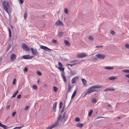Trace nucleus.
<instances>
[{
	"mask_svg": "<svg viewBox=\"0 0 129 129\" xmlns=\"http://www.w3.org/2000/svg\"><path fill=\"white\" fill-rule=\"evenodd\" d=\"M103 87L102 85H95L92 86L90 88H88L87 89V91L85 93L83 97H84L86 95L89 94L91 92L96 91L97 90L95 89L100 88Z\"/></svg>",
	"mask_w": 129,
	"mask_h": 129,
	"instance_id": "f257e3e1",
	"label": "nucleus"
},
{
	"mask_svg": "<svg viewBox=\"0 0 129 129\" xmlns=\"http://www.w3.org/2000/svg\"><path fill=\"white\" fill-rule=\"evenodd\" d=\"M3 5L4 9L9 14L10 11V10H8V9L10 7L8 3L6 1H4L3 3Z\"/></svg>",
	"mask_w": 129,
	"mask_h": 129,
	"instance_id": "f03ea898",
	"label": "nucleus"
},
{
	"mask_svg": "<svg viewBox=\"0 0 129 129\" xmlns=\"http://www.w3.org/2000/svg\"><path fill=\"white\" fill-rule=\"evenodd\" d=\"M21 47L23 49L26 51H30V49L28 47L27 45L25 43L22 44Z\"/></svg>",
	"mask_w": 129,
	"mask_h": 129,
	"instance_id": "7ed1b4c3",
	"label": "nucleus"
},
{
	"mask_svg": "<svg viewBox=\"0 0 129 129\" xmlns=\"http://www.w3.org/2000/svg\"><path fill=\"white\" fill-rule=\"evenodd\" d=\"M87 55L85 53H81L77 55V56L79 58H82L87 56Z\"/></svg>",
	"mask_w": 129,
	"mask_h": 129,
	"instance_id": "20e7f679",
	"label": "nucleus"
},
{
	"mask_svg": "<svg viewBox=\"0 0 129 129\" xmlns=\"http://www.w3.org/2000/svg\"><path fill=\"white\" fill-rule=\"evenodd\" d=\"M95 56L96 57L97 56V58L100 59H103L105 57V55L104 54H99L97 55H95Z\"/></svg>",
	"mask_w": 129,
	"mask_h": 129,
	"instance_id": "39448f33",
	"label": "nucleus"
},
{
	"mask_svg": "<svg viewBox=\"0 0 129 129\" xmlns=\"http://www.w3.org/2000/svg\"><path fill=\"white\" fill-rule=\"evenodd\" d=\"M33 56H30L29 55H25L22 56L23 58L24 59H31L32 58Z\"/></svg>",
	"mask_w": 129,
	"mask_h": 129,
	"instance_id": "423d86ee",
	"label": "nucleus"
},
{
	"mask_svg": "<svg viewBox=\"0 0 129 129\" xmlns=\"http://www.w3.org/2000/svg\"><path fill=\"white\" fill-rule=\"evenodd\" d=\"M16 55L14 53H12L10 56L11 60L12 62H13L15 60L16 58Z\"/></svg>",
	"mask_w": 129,
	"mask_h": 129,
	"instance_id": "0eeeda50",
	"label": "nucleus"
},
{
	"mask_svg": "<svg viewBox=\"0 0 129 129\" xmlns=\"http://www.w3.org/2000/svg\"><path fill=\"white\" fill-rule=\"evenodd\" d=\"M31 49L32 53L33 55H37L38 54V52L37 50H35L33 48H31Z\"/></svg>",
	"mask_w": 129,
	"mask_h": 129,
	"instance_id": "6e6552de",
	"label": "nucleus"
},
{
	"mask_svg": "<svg viewBox=\"0 0 129 129\" xmlns=\"http://www.w3.org/2000/svg\"><path fill=\"white\" fill-rule=\"evenodd\" d=\"M55 25L57 26L59 25H63L62 22L60 20H57L55 23Z\"/></svg>",
	"mask_w": 129,
	"mask_h": 129,
	"instance_id": "1a4fd4ad",
	"label": "nucleus"
},
{
	"mask_svg": "<svg viewBox=\"0 0 129 129\" xmlns=\"http://www.w3.org/2000/svg\"><path fill=\"white\" fill-rule=\"evenodd\" d=\"M63 116L64 121H65L68 118V115L66 114V112H64L63 113Z\"/></svg>",
	"mask_w": 129,
	"mask_h": 129,
	"instance_id": "9d476101",
	"label": "nucleus"
},
{
	"mask_svg": "<svg viewBox=\"0 0 129 129\" xmlns=\"http://www.w3.org/2000/svg\"><path fill=\"white\" fill-rule=\"evenodd\" d=\"M65 73L64 72H63L61 73V75L62 78L63 79L64 81V82H66L67 81V79L65 76Z\"/></svg>",
	"mask_w": 129,
	"mask_h": 129,
	"instance_id": "9b49d317",
	"label": "nucleus"
},
{
	"mask_svg": "<svg viewBox=\"0 0 129 129\" xmlns=\"http://www.w3.org/2000/svg\"><path fill=\"white\" fill-rule=\"evenodd\" d=\"M63 119V116L62 114H60L58 116V119H57V121H62Z\"/></svg>",
	"mask_w": 129,
	"mask_h": 129,
	"instance_id": "f8f14e48",
	"label": "nucleus"
},
{
	"mask_svg": "<svg viewBox=\"0 0 129 129\" xmlns=\"http://www.w3.org/2000/svg\"><path fill=\"white\" fill-rule=\"evenodd\" d=\"M115 90L114 88L113 87H110L108 88H107L104 90V91H106L108 90V91H114Z\"/></svg>",
	"mask_w": 129,
	"mask_h": 129,
	"instance_id": "ddd939ff",
	"label": "nucleus"
},
{
	"mask_svg": "<svg viewBox=\"0 0 129 129\" xmlns=\"http://www.w3.org/2000/svg\"><path fill=\"white\" fill-rule=\"evenodd\" d=\"M76 125V126L77 127L81 128L83 126V125L82 123H81L80 122H79L77 123Z\"/></svg>",
	"mask_w": 129,
	"mask_h": 129,
	"instance_id": "4468645a",
	"label": "nucleus"
},
{
	"mask_svg": "<svg viewBox=\"0 0 129 129\" xmlns=\"http://www.w3.org/2000/svg\"><path fill=\"white\" fill-rule=\"evenodd\" d=\"M0 126H1L3 128L5 129H7L9 128L8 126L2 124L1 123H0Z\"/></svg>",
	"mask_w": 129,
	"mask_h": 129,
	"instance_id": "2eb2a0df",
	"label": "nucleus"
},
{
	"mask_svg": "<svg viewBox=\"0 0 129 129\" xmlns=\"http://www.w3.org/2000/svg\"><path fill=\"white\" fill-rule=\"evenodd\" d=\"M57 104V102H55L54 103V104L53 105V110L55 112L56 108V107Z\"/></svg>",
	"mask_w": 129,
	"mask_h": 129,
	"instance_id": "dca6fc26",
	"label": "nucleus"
},
{
	"mask_svg": "<svg viewBox=\"0 0 129 129\" xmlns=\"http://www.w3.org/2000/svg\"><path fill=\"white\" fill-rule=\"evenodd\" d=\"M77 79V77H76L73 78L72 80V82L73 84L75 83L76 82V79Z\"/></svg>",
	"mask_w": 129,
	"mask_h": 129,
	"instance_id": "f3484780",
	"label": "nucleus"
},
{
	"mask_svg": "<svg viewBox=\"0 0 129 129\" xmlns=\"http://www.w3.org/2000/svg\"><path fill=\"white\" fill-rule=\"evenodd\" d=\"M59 121H57H57L55 122L53 124H52L53 127L57 126L58 125Z\"/></svg>",
	"mask_w": 129,
	"mask_h": 129,
	"instance_id": "a211bd4d",
	"label": "nucleus"
},
{
	"mask_svg": "<svg viewBox=\"0 0 129 129\" xmlns=\"http://www.w3.org/2000/svg\"><path fill=\"white\" fill-rule=\"evenodd\" d=\"M77 73V72L76 71H73L72 70L70 71V74L71 75H74Z\"/></svg>",
	"mask_w": 129,
	"mask_h": 129,
	"instance_id": "6ab92c4d",
	"label": "nucleus"
},
{
	"mask_svg": "<svg viewBox=\"0 0 129 129\" xmlns=\"http://www.w3.org/2000/svg\"><path fill=\"white\" fill-rule=\"evenodd\" d=\"M77 92V91L76 90H75L74 91V92H73V93L72 94V96L71 97V99H73L75 97V96L76 95Z\"/></svg>",
	"mask_w": 129,
	"mask_h": 129,
	"instance_id": "aec40b11",
	"label": "nucleus"
},
{
	"mask_svg": "<svg viewBox=\"0 0 129 129\" xmlns=\"http://www.w3.org/2000/svg\"><path fill=\"white\" fill-rule=\"evenodd\" d=\"M64 43L66 45L68 46H70V43L68 41L65 40L64 41Z\"/></svg>",
	"mask_w": 129,
	"mask_h": 129,
	"instance_id": "412c9836",
	"label": "nucleus"
},
{
	"mask_svg": "<svg viewBox=\"0 0 129 129\" xmlns=\"http://www.w3.org/2000/svg\"><path fill=\"white\" fill-rule=\"evenodd\" d=\"M104 68L105 69H106L108 70H111L113 69V67H111L110 66L105 67Z\"/></svg>",
	"mask_w": 129,
	"mask_h": 129,
	"instance_id": "4be33fe9",
	"label": "nucleus"
},
{
	"mask_svg": "<svg viewBox=\"0 0 129 129\" xmlns=\"http://www.w3.org/2000/svg\"><path fill=\"white\" fill-rule=\"evenodd\" d=\"M72 88V87L71 86H70V84L69 83V84H68V92H67L66 94V95L67 96V94H68V93L69 92H70V91H71V89Z\"/></svg>",
	"mask_w": 129,
	"mask_h": 129,
	"instance_id": "5701e85b",
	"label": "nucleus"
},
{
	"mask_svg": "<svg viewBox=\"0 0 129 129\" xmlns=\"http://www.w3.org/2000/svg\"><path fill=\"white\" fill-rule=\"evenodd\" d=\"M93 111L92 109H90L89 111V112L88 115L89 116H90L91 115L92 112H93Z\"/></svg>",
	"mask_w": 129,
	"mask_h": 129,
	"instance_id": "b1692460",
	"label": "nucleus"
},
{
	"mask_svg": "<svg viewBox=\"0 0 129 129\" xmlns=\"http://www.w3.org/2000/svg\"><path fill=\"white\" fill-rule=\"evenodd\" d=\"M18 93V91L17 90L16 91V92L13 94V95L11 97L12 98V97L15 98L16 96V95Z\"/></svg>",
	"mask_w": 129,
	"mask_h": 129,
	"instance_id": "393cba45",
	"label": "nucleus"
},
{
	"mask_svg": "<svg viewBox=\"0 0 129 129\" xmlns=\"http://www.w3.org/2000/svg\"><path fill=\"white\" fill-rule=\"evenodd\" d=\"M116 78L114 76H112L109 78V80H114L115 79H116Z\"/></svg>",
	"mask_w": 129,
	"mask_h": 129,
	"instance_id": "a878e982",
	"label": "nucleus"
},
{
	"mask_svg": "<svg viewBox=\"0 0 129 129\" xmlns=\"http://www.w3.org/2000/svg\"><path fill=\"white\" fill-rule=\"evenodd\" d=\"M82 80L84 85H85L87 81L85 79H82Z\"/></svg>",
	"mask_w": 129,
	"mask_h": 129,
	"instance_id": "bb28decb",
	"label": "nucleus"
},
{
	"mask_svg": "<svg viewBox=\"0 0 129 129\" xmlns=\"http://www.w3.org/2000/svg\"><path fill=\"white\" fill-rule=\"evenodd\" d=\"M63 32L61 31L58 34V36L59 37H62V35L63 34Z\"/></svg>",
	"mask_w": 129,
	"mask_h": 129,
	"instance_id": "cd10ccee",
	"label": "nucleus"
},
{
	"mask_svg": "<svg viewBox=\"0 0 129 129\" xmlns=\"http://www.w3.org/2000/svg\"><path fill=\"white\" fill-rule=\"evenodd\" d=\"M58 69L60 71H62L63 72L64 71V69L63 68H62V67H58Z\"/></svg>",
	"mask_w": 129,
	"mask_h": 129,
	"instance_id": "c85d7f7f",
	"label": "nucleus"
},
{
	"mask_svg": "<svg viewBox=\"0 0 129 129\" xmlns=\"http://www.w3.org/2000/svg\"><path fill=\"white\" fill-rule=\"evenodd\" d=\"M122 72L126 73H129V70L126 69L122 70Z\"/></svg>",
	"mask_w": 129,
	"mask_h": 129,
	"instance_id": "c756f323",
	"label": "nucleus"
},
{
	"mask_svg": "<svg viewBox=\"0 0 129 129\" xmlns=\"http://www.w3.org/2000/svg\"><path fill=\"white\" fill-rule=\"evenodd\" d=\"M23 126H18V127H16L14 128L13 129H20L21 128H22L23 127Z\"/></svg>",
	"mask_w": 129,
	"mask_h": 129,
	"instance_id": "7c9ffc66",
	"label": "nucleus"
},
{
	"mask_svg": "<svg viewBox=\"0 0 129 129\" xmlns=\"http://www.w3.org/2000/svg\"><path fill=\"white\" fill-rule=\"evenodd\" d=\"M46 47L43 45H41L40 46V48L45 50L46 49Z\"/></svg>",
	"mask_w": 129,
	"mask_h": 129,
	"instance_id": "2f4dec72",
	"label": "nucleus"
},
{
	"mask_svg": "<svg viewBox=\"0 0 129 129\" xmlns=\"http://www.w3.org/2000/svg\"><path fill=\"white\" fill-rule=\"evenodd\" d=\"M53 90L54 91L56 92L57 91L58 88L55 86H54L53 87Z\"/></svg>",
	"mask_w": 129,
	"mask_h": 129,
	"instance_id": "473e14b6",
	"label": "nucleus"
},
{
	"mask_svg": "<svg viewBox=\"0 0 129 129\" xmlns=\"http://www.w3.org/2000/svg\"><path fill=\"white\" fill-rule=\"evenodd\" d=\"M81 62V61H79L77 60H75V62L74 63H77V64H79Z\"/></svg>",
	"mask_w": 129,
	"mask_h": 129,
	"instance_id": "72a5a7b5",
	"label": "nucleus"
},
{
	"mask_svg": "<svg viewBox=\"0 0 129 129\" xmlns=\"http://www.w3.org/2000/svg\"><path fill=\"white\" fill-rule=\"evenodd\" d=\"M27 16V14L26 12H25L24 15V19L25 20Z\"/></svg>",
	"mask_w": 129,
	"mask_h": 129,
	"instance_id": "f704fd0d",
	"label": "nucleus"
},
{
	"mask_svg": "<svg viewBox=\"0 0 129 129\" xmlns=\"http://www.w3.org/2000/svg\"><path fill=\"white\" fill-rule=\"evenodd\" d=\"M97 102L96 99L95 98H93L92 100V103H96Z\"/></svg>",
	"mask_w": 129,
	"mask_h": 129,
	"instance_id": "c9c22d12",
	"label": "nucleus"
},
{
	"mask_svg": "<svg viewBox=\"0 0 129 129\" xmlns=\"http://www.w3.org/2000/svg\"><path fill=\"white\" fill-rule=\"evenodd\" d=\"M103 47V45H101V46H96L95 48H97L99 49H100L101 48H102Z\"/></svg>",
	"mask_w": 129,
	"mask_h": 129,
	"instance_id": "e433bc0d",
	"label": "nucleus"
},
{
	"mask_svg": "<svg viewBox=\"0 0 129 129\" xmlns=\"http://www.w3.org/2000/svg\"><path fill=\"white\" fill-rule=\"evenodd\" d=\"M88 39L91 41H92L93 40V38L92 36H90L89 37Z\"/></svg>",
	"mask_w": 129,
	"mask_h": 129,
	"instance_id": "4c0bfd02",
	"label": "nucleus"
},
{
	"mask_svg": "<svg viewBox=\"0 0 129 129\" xmlns=\"http://www.w3.org/2000/svg\"><path fill=\"white\" fill-rule=\"evenodd\" d=\"M53 126L52 125L49 126L47 127V129H51L52 128H53Z\"/></svg>",
	"mask_w": 129,
	"mask_h": 129,
	"instance_id": "58836bf2",
	"label": "nucleus"
},
{
	"mask_svg": "<svg viewBox=\"0 0 129 129\" xmlns=\"http://www.w3.org/2000/svg\"><path fill=\"white\" fill-rule=\"evenodd\" d=\"M37 74L39 76L42 75V74L39 71H38L37 72Z\"/></svg>",
	"mask_w": 129,
	"mask_h": 129,
	"instance_id": "ea45409f",
	"label": "nucleus"
},
{
	"mask_svg": "<svg viewBox=\"0 0 129 129\" xmlns=\"http://www.w3.org/2000/svg\"><path fill=\"white\" fill-rule=\"evenodd\" d=\"M125 47L128 49H129V44H125Z\"/></svg>",
	"mask_w": 129,
	"mask_h": 129,
	"instance_id": "a19ab883",
	"label": "nucleus"
},
{
	"mask_svg": "<svg viewBox=\"0 0 129 129\" xmlns=\"http://www.w3.org/2000/svg\"><path fill=\"white\" fill-rule=\"evenodd\" d=\"M68 10L67 8H65L64 9V12L67 14H68Z\"/></svg>",
	"mask_w": 129,
	"mask_h": 129,
	"instance_id": "79ce46f5",
	"label": "nucleus"
},
{
	"mask_svg": "<svg viewBox=\"0 0 129 129\" xmlns=\"http://www.w3.org/2000/svg\"><path fill=\"white\" fill-rule=\"evenodd\" d=\"M33 88L35 90H36L37 88V86H36V85H33Z\"/></svg>",
	"mask_w": 129,
	"mask_h": 129,
	"instance_id": "37998d69",
	"label": "nucleus"
},
{
	"mask_svg": "<svg viewBox=\"0 0 129 129\" xmlns=\"http://www.w3.org/2000/svg\"><path fill=\"white\" fill-rule=\"evenodd\" d=\"M75 120L77 122H79L80 121V119L78 117H77L75 118Z\"/></svg>",
	"mask_w": 129,
	"mask_h": 129,
	"instance_id": "c03bdc74",
	"label": "nucleus"
},
{
	"mask_svg": "<svg viewBox=\"0 0 129 129\" xmlns=\"http://www.w3.org/2000/svg\"><path fill=\"white\" fill-rule=\"evenodd\" d=\"M110 33L112 35H114L115 34V32L113 30H111Z\"/></svg>",
	"mask_w": 129,
	"mask_h": 129,
	"instance_id": "a18cd8bd",
	"label": "nucleus"
},
{
	"mask_svg": "<svg viewBox=\"0 0 129 129\" xmlns=\"http://www.w3.org/2000/svg\"><path fill=\"white\" fill-rule=\"evenodd\" d=\"M52 42L55 44H56L57 41L56 40L53 39L52 40Z\"/></svg>",
	"mask_w": 129,
	"mask_h": 129,
	"instance_id": "49530a36",
	"label": "nucleus"
},
{
	"mask_svg": "<svg viewBox=\"0 0 129 129\" xmlns=\"http://www.w3.org/2000/svg\"><path fill=\"white\" fill-rule=\"evenodd\" d=\"M45 50L47 51H49L50 50H51V49H50L49 48H48L47 47H46V49Z\"/></svg>",
	"mask_w": 129,
	"mask_h": 129,
	"instance_id": "de8ad7c7",
	"label": "nucleus"
},
{
	"mask_svg": "<svg viewBox=\"0 0 129 129\" xmlns=\"http://www.w3.org/2000/svg\"><path fill=\"white\" fill-rule=\"evenodd\" d=\"M58 64L59 66H60L59 67H62V63L60 62H58Z\"/></svg>",
	"mask_w": 129,
	"mask_h": 129,
	"instance_id": "09e8293b",
	"label": "nucleus"
},
{
	"mask_svg": "<svg viewBox=\"0 0 129 129\" xmlns=\"http://www.w3.org/2000/svg\"><path fill=\"white\" fill-rule=\"evenodd\" d=\"M62 103L61 101L60 103V106H59V108H61V107H62L61 105H62Z\"/></svg>",
	"mask_w": 129,
	"mask_h": 129,
	"instance_id": "8fccbe9b",
	"label": "nucleus"
},
{
	"mask_svg": "<svg viewBox=\"0 0 129 129\" xmlns=\"http://www.w3.org/2000/svg\"><path fill=\"white\" fill-rule=\"evenodd\" d=\"M23 70L24 71L27 72V68L26 67H25Z\"/></svg>",
	"mask_w": 129,
	"mask_h": 129,
	"instance_id": "3c124183",
	"label": "nucleus"
},
{
	"mask_svg": "<svg viewBox=\"0 0 129 129\" xmlns=\"http://www.w3.org/2000/svg\"><path fill=\"white\" fill-rule=\"evenodd\" d=\"M16 112H13L12 113V116H15V115L16 114Z\"/></svg>",
	"mask_w": 129,
	"mask_h": 129,
	"instance_id": "603ef678",
	"label": "nucleus"
},
{
	"mask_svg": "<svg viewBox=\"0 0 129 129\" xmlns=\"http://www.w3.org/2000/svg\"><path fill=\"white\" fill-rule=\"evenodd\" d=\"M21 97V94L18 95L17 96V98L18 99H20Z\"/></svg>",
	"mask_w": 129,
	"mask_h": 129,
	"instance_id": "864d4df0",
	"label": "nucleus"
},
{
	"mask_svg": "<svg viewBox=\"0 0 129 129\" xmlns=\"http://www.w3.org/2000/svg\"><path fill=\"white\" fill-rule=\"evenodd\" d=\"M76 64H77V63H73V64H70V66H71V67H72L74 65H76Z\"/></svg>",
	"mask_w": 129,
	"mask_h": 129,
	"instance_id": "5fc2aeb1",
	"label": "nucleus"
},
{
	"mask_svg": "<svg viewBox=\"0 0 129 129\" xmlns=\"http://www.w3.org/2000/svg\"><path fill=\"white\" fill-rule=\"evenodd\" d=\"M29 108V106H26L25 108V110H26Z\"/></svg>",
	"mask_w": 129,
	"mask_h": 129,
	"instance_id": "6e6d98bb",
	"label": "nucleus"
},
{
	"mask_svg": "<svg viewBox=\"0 0 129 129\" xmlns=\"http://www.w3.org/2000/svg\"><path fill=\"white\" fill-rule=\"evenodd\" d=\"M64 107H65V105H64V106L63 108L61 110V113L63 112V109H64Z\"/></svg>",
	"mask_w": 129,
	"mask_h": 129,
	"instance_id": "4d7b16f0",
	"label": "nucleus"
},
{
	"mask_svg": "<svg viewBox=\"0 0 129 129\" xmlns=\"http://www.w3.org/2000/svg\"><path fill=\"white\" fill-rule=\"evenodd\" d=\"M8 31H9V33H11V31L10 29L9 28H8Z\"/></svg>",
	"mask_w": 129,
	"mask_h": 129,
	"instance_id": "13d9d810",
	"label": "nucleus"
},
{
	"mask_svg": "<svg viewBox=\"0 0 129 129\" xmlns=\"http://www.w3.org/2000/svg\"><path fill=\"white\" fill-rule=\"evenodd\" d=\"M125 76L128 78H129V74L126 75Z\"/></svg>",
	"mask_w": 129,
	"mask_h": 129,
	"instance_id": "bf43d9fd",
	"label": "nucleus"
},
{
	"mask_svg": "<svg viewBox=\"0 0 129 129\" xmlns=\"http://www.w3.org/2000/svg\"><path fill=\"white\" fill-rule=\"evenodd\" d=\"M10 105H9L7 107V108L8 109H9L10 108Z\"/></svg>",
	"mask_w": 129,
	"mask_h": 129,
	"instance_id": "052dcab7",
	"label": "nucleus"
},
{
	"mask_svg": "<svg viewBox=\"0 0 129 129\" xmlns=\"http://www.w3.org/2000/svg\"><path fill=\"white\" fill-rule=\"evenodd\" d=\"M9 37L10 38L11 37V33H9Z\"/></svg>",
	"mask_w": 129,
	"mask_h": 129,
	"instance_id": "680f3d73",
	"label": "nucleus"
},
{
	"mask_svg": "<svg viewBox=\"0 0 129 129\" xmlns=\"http://www.w3.org/2000/svg\"><path fill=\"white\" fill-rule=\"evenodd\" d=\"M93 59H94V60H96L97 59V58L96 57H94L93 58Z\"/></svg>",
	"mask_w": 129,
	"mask_h": 129,
	"instance_id": "e2e57ef3",
	"label": "nucleus"
},
{
	"mask_svg": "<svg viewBox=\"0 0 129 129\" xmlns=\"http://www.w3.org/2000/svg\"><path fill=\"white\" fill-rule=\"evenodd\" d=\"M107 106L109 107H111V105L110 104H109L107 105Z\"/></svg>",
	"mask_w": 129,
	"mask_h": 129,
	"instance_id": "0e129e2a",
	"label": "nucleus"
},
{
	"mask_svg": "<svg viewBox=\"0 0 129 129\" xmlns=\"http://www.w3.org/2000/svg\"><path fill=\"white\" fill-rule=\"evenodd\" d=\"M75 62V60L72 61L71 62Z\"/></svg>",
	"mask_w": 129,
	"mask_h": 129,
	"instance_id": "69168bd1",
	"label": "nucleus"
},
{
	"mask_svg": "<svg viewBox=\"0 0 129 129\" xmlns=\"http://www.w3.org/2000/svg\"><path fill=\"white\" fill-rule=\"evenodd\" d=\"M118 119H120V118H121L120 117H118Z\"/></svg>",
	"mask_w": 129,
	"mask_h": 129,
	"instance_id": "338daca9",
	"label": "nucleus"
},
{
	"mask_svg": "<svg viewBox=\"0 0 129 129\" xmlns=\"http://www.w3.org/2000/svg\"><path fill=\"white\" fill-rule=\"evenodd\" d=\"M60 13V10H59L58 12V13Z\"/></svg>",
	"mask_w": 129,
	"mask_h": 129,
	"instance_id": "774afa93",
	"label": "nucleus"
}]
</instances>
